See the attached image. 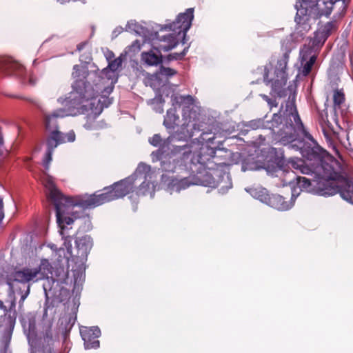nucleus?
I'll list each match as a JSON object with an SVG mask.
<instances>
[{
    "instance_id": "obj_1",
    "label": "nucleus",
    "mask_w": 353,
    "mask_h": 353,
    "mask_svg": "<svg viewBox=\"0 0 353 353\" xmlns=\"http://www.w3.org/2000/svg\"><path fill=\"white\" fill-rule=\"evenodd\" d=\"M283 120L280 114H274L268 128L271 130L272 139L288 148L298 150L303 157L308 159L314 158L316 165L310 166L299 158H292L287 161L286 165L304 174L313 175L308 179L303 176H296L294 172H288L290 178L296 180V185L289 181L292 186V196L289 201L279 194L268 195L266 205L279 211L291 209L301 192L305 191L323 196H330L339 193L341 197L353 205V181L347 179L342 172L341 163L335 159L327 157L321 159L314 154L305 139L310 141L314 145L315 141L304 128L299 115L292 102L289 110L283 114Z\"/></svg>"
},
{
    "instance_id": "obj_2",
    "label": "nucleus",
    "mask_w": 353,
    "mask_h": 353,
    "mask_svg": "<svg viewBox=\"0 0 353 353\" xmlns=\"http://www.w3.org/2000/svg\"><path fill=\"white\" fill-rule=\"evenodd\" d=\"M203 132L198 139L183 146H168L169 137L163 140L159 134L149 139V143L159 148L151 154L153 161H160L163 171L176 172L189 170L190 174L183 178L163 174L161 182L165 190L170 194L179 193L192 185H203L217 188L225 194L232 188L229 173V164L223 161L230 152L214 143V134Z\"/></svg>"
},
{
    "instance_id": "obj_3",
    "label": "nucleus",
    "mask_w": 353,
    "mask_h": 353,
    "mask_svg": "<svg viewBox=\"0 0 353 353\" xmlns=\"http://www.w3.org/2000/svg\"><path fill=\"white\" fill-rule=\"evenodd\" d=\"M41 181L48 190V197L57 209L58 222L61 223L64 208L79 207L81 209H90L99 206L105 203L122 198L132 192L134 187V176H130L111 187L103 189L104 192L85 195L77 197L65 196L55 186L53 179L46 172L43 174Z\"/></svg>"
},
{
    "instance_id": "obj_4",
    "label": "nucleus",
    "mask_w": 353,
    "mask_h": 353,
    "mask_svg": "<svg viewBox=\"0 0 353 353\" xmlns=\"http://www.w3.org/2000/svg\"><path fill=\"white\" fill-rule=\"evenodd\" d=\"M65 245L67 250L63 248H57L54 244H49L48 247L54 251L52 254L53 265L47 259H42L39 265L31 267L26 266L15 270L10 276L8 283L11 285L10 281L28 284L24 294L21 296L20 302H23L30 294V285L45 279H48L50 275L53 283L69 284L70 274L64 270V265H68V259L70 256V245L65 241Z\"/></svg>"
},
{
    "instance_id": "obj_5",
    "label": "nucleus",
    "mask_w": 353,
    "mask_h": 353,
    "mask_svg": "<svg viewBox=\"0 0 353 353\" xmlns=\"http://www.w3.org/2000/svg\"><path fill=\"white\" fill-rule=\"evenodd\" d=\"M77 207L70 208L68 210L66 208H64V212L63 213V219L61 223L59 224L58 222L57 212H56L57 222L60 228V234L64 239L63 248L67 250V248L65 245V241L70 243V249L69 256L68 265H64V270L68 272L70 274L69 284H73V290L79 291L85 277V263L87 261L88 255L92 247V240L90 236L85 235L81 237L77 238L75 241L77 248V254L73 255L72 254V243L71 238L70 236H64L63 230L65 225H71L74 222V219L79 218V216L77 215V210L75 208ZM57 210V209L55 208Z\"/></svg>"
},
{
    "instance_id": "obj_6",
    "label": "nucleus",
    "mask_w": 353,
    "mask_h": 353,
    "mask_svg": "<svg viewBox=\"0 0 353 353\" xmlns=\"http://www.w3.org/2000/svg\"><path fill=\"white\" fill-rule=\"evenodd\" d=\"M172 108L168 110L163 125L167 129H173L179 121L177 108H182L183 124L174 132L173 138L178 141H186L193 137L195 131H199L201 123L199 120V107L191 95L174 94L171 96Z\"/></svg>"
},
{
    "instance_id": "obj_7",
    "label": "nucleus",
    "mask_w": 353,
    "mask_h": 353,
    "mask_svg": "<svg viewBox=\"0 0 353 353\" xmlns=\"http://www.w3.org/2000/svg\"><path fill=\"white\" fill-rule=\"evenodd\" d=\"M295 8V34L302 37L310 30L312 19L328 17L332 12L335 19L340 18L345 12L347 3L345 0H298Z\"/></svg>"
},
{
    "instance_id": "obj_8",
    "label": "nucleus",
    "mask_w": 353,
    "mask_h": 353,
    "mask_svg": "<svg viewBox=\"0 0 353 353\" xmlns=\"http://www.w3.org/2000/svg\"><path fill=\"white\" fill-rule=\"evenodd\" d=\"M121 57L108 61V66L99 74L88 72L84 65H75L73 67L72 77L74 82L80 81L81 88L88 86V90L92 89L95 92L108 97L117 82L119 73L122 65Z\"/></svg>"
},
{
    "instance_id": "obj_9",
    "label": "nucleus",
    "mask_w": 353,
    "mask_h": 353,
    "mask_svg": "<svg viewBox=\"0 0 353 353\" xmlns=\"http://www.w3.org/2000/svg\"><path fill=\"white\" fill-rule=\"evenodd\" d=\"M194 19V8H188L184 12L180 13L174 21L165 24L161 30H169L173 33L159 37L157 32L152 35L154 48L159 52H168L174 48L181 37L184 39L187 32L192 26Z\"/></svg>"
},
{
    "instance_id": "obj_10",
    "label": "nucleus",
    "mask_w": 353,
    "mask_h": 353,
    "mask_svg": "<svg viewBox=\"0 0 353 353\" xmlns=\"http://www.w3.org/2000/svg\"><path fill=\"white\" fill-rule=\"evenodd\" d=\"M83 101V104L87 105L83 107L80 114L90 111L85 117L86 121L83 124V128L87 130H98L105 127V124L103 121H97V117L102 112L104 108H108L112 102V98L106 95H101L95 92L92 89L88 90V86L82 88V94L80 97Z\"/></svg>"
},
{
    "instance_id": "obj_11",
    "label": "nucleus",
    "mask_w": 353,
    "mask_h": 353,
    "mask_svg": "<svg viewBox=\"0 0 353 353\" xmlns=\"http://www.w3.org/2000/svg\"><path fill=\"white\" fill-rule=\"evenodd\" d=\"M72 88V90L65 98L60 97L58 99V101L64 108L45 116L46 126L47 130L50 132V134L53 131L58 130L57 121L58 118L76 116L82 112L81 110L83 107L87 105L83 104V101L80 99L82 94L81 83L80 81L74 82Z\"/></svg>"
},
{
    "instance_id": "obj_12",
    "label": "nucleus",
    "mask_w": 353,
    "mask_h": 353,
    "mask_svg": "<svg viewBox=\"0 0 353 353\" xmlns=\"http://www.w3.org/2000/svg\"><path fill=\"white\" fill-rule=\"evenodd\" d=\"M22 326L30 346V353H52L54 338L52 324L43 327V331L38 334L34 320L23 319Z\"/></svg>"
},
{
    "instance_id": "obj_13",
    "label": "nucleus",
    "mask_w": 353,
    "mask_h": 353,
    "mask_svg": "<svg viewBox=\"0 0 353 353\" xmlns=\"http://www.w3.org/2000/svg\"><path fill=\"white\" fill-rule=\"evenodd\" d=\"M291 49H287L278 57L274 67L273 77H270L268 66L263 69V79L267 85L271 83L272 90L279 97L286 96L287 90L284 88L286 85L288 77V63L290 59Z\"/></svg>"
},
{
    "instance_id": "obj_14",
    "label": "nucleus",
    "mask_w": 353,
    "mask_h": 353,
    "mask_svg": "<svg viewBox=\"0 0 353 353\" xmlns=\"http://www.w3.org/2000/svg\"><path fill=\"white\" fill-rule=\"evenodd\" d=\"M132 176H134V183L141 181L137 190V194L143 196L149 195L150 198H153L157 184L155 183V172L152 170L151 167L145 163H140Z\"/></svg>"
},
{
    "instance_id": "obj_15",
    "label": "nucleus",
    "mask_w": 353,
    "mask_h": 353,
    "mask_svg": "<svg viewBox=\"0 0 353 353\" xmlns=\"http://www.w3.org/2000/svg\"><path fill=\"white\" fill-rule=\"evenodd\" d=\"M76 139L75 133L70 130L66 134H63L59 130H54L50 135L47 141V151L43 159V166L46 170H48L50 163L52 161V155L54 150L58 145L66 142H74Z\"/></svg>"
},
{
    "instance_id": "obj_16",
    "label": "nucleus",
    "mask_w": 353,
    "mask_h": 353,
    "mask_svg": "<svg viewBox=\"0 0 353 353\" xmlns=\"http://www.w3.org/2000/svg\"><path fill=\"white\" fill-rule=\"evenodd\" d=\"M0 69L7 74L15 76L24 81L28 79L29 83L32 85H35L37 82L32 74H27L23 66L12 59H1Z\"/></svg>"
},
{
    "instance_id": "obj_17",
    "label": "nucleus",
    "mask_w": 353,
    "mask_h": 353,
    "mask_svg": "<svg viewBox=\"0 0 353 353\" xmlns=\"http://www.w3.org/2000/svg\"><path fill=\"white\" fill-rule=\"evenodd\" d=\"M284 163H285V160L279 158H276L274 161H271V162H268L267 164L260 162H245L242 165L241 170L245 172L246 170L265 169L268 174L274 175L277 172L285 171L283 168Z\"/></svg>"
},
{
    "instance_id": "obj_18",
    "label": "nucleus",
    "mask_w": 353,
    "mask_h": 353,
    "mask_svg": "<svg viewBox=\"0 0 353 353\" xmlns=\"http://www.w3.org/2000/svg\"><path fill=\"white\" fill-rule=\"evenodd\" d=\"M299 60L301 66L299 68L296 77L299 75L306 77L311 72L312 68L316 60V55L313 52V49L305 46L300 51Z\"/></svg>"
},
{
    "instance_id": "obj_19",
    "label": "nucleus",
    "mask_w": 353,
    "mask_h": 353,
    "mask_svg": "<svg viewBox=\"0 0 353 353\" xmlns=\"http://www.w3.org/2000/svg\"><path fill=\"white\" fill-rule=\"evenodd\" d=\"M85 349H97L100 342L97 339L101 336V330L97 326L84 327L80 330Z\"/></svg>"
},
{
    "instance_id": "obj_20",
    "label": "nucleus",
    "mask_w": 353,
    "mask_h": 353,
    "mask_svg": "<svg viewBox=\"0 0 353 353\" xmlns=\"http://www.w3.org/2000/svg\"><path fill=\"white\" fill-rule=\"evenodd\" d=\"M336 30V24L334 21H330L321 26L314 33L312 40V49L319 48L323 45L330 34Z\"/></svg>"
},
{
    "instance_id": "obj_21",
    "label": "nucleus",
    "mask_w": 353,
    "mask_h": 353,
    "mask_svg": "<svg viewBox=\"0 0 353 353\" xmlns=\"http://www.w3.org/2000/svg\"><path fill=\"white\" fill-rule=\"evenodd\" d=\"M321 119H322V130L324 134V137L325 138V140L328 144V146L332 150V151L334 152V154L338 156L340 159H341L340 153L335 145L334 141H333V137H334V127L332 124V123L329 121L327 118V115L326 114L325 118L324 117L323 114L321 115Z\"/></svg>"
},
{
    "instance_id": "obj_22",
    "label": "nucleus",
    "mask_w": 353,
    "mask_h": 353,
    "mask_svg": "<svg viewBox=\"0 0 353 353\" xmlns=\"http://www.w3.org/2000/svg\"><path fill=\"white\" fill-rule=\"evenodd\" d=\"M176 70L172 68L161 66L157 73L154 74H146L145 84L147 86L149 85L152 88L156 89L159 85V79L160 78V76L169 78L176 74Z\"/></svg>"
},
{
    "instance_id": "obj_23",
    "label": "nucleus",
    "mask_w": 353,
    "mask_h": 353,
    "mask_svg": "<svg viewBox=\"0 0 353 353\" xmlns=\"http://www.w3.org/2000/svg\"><path fill=\"white\" fill-rule=\"evenodd\" d=\"M141 60L148 65H157L162 62L161 52H154L152 50L148 52H143L141 54Z\"/></svg>"
},
{
    "instance_id": "obj_24",
    "label": "nucleus",
    "mask_w": 353,
    "mask_h": 353,
    "mask_svg": "<svg viewBox=\"0 0 353 353\" xmlns=\"http://www.w3.org/2000/svg\"><path fill=\"white\" fill-rule=\"evenodd\" d=\"M245 190L250 193V194L254 199L259 200L261 202L263 203H266L268 194L266 189L262 187H256V188H245Z\"/></svg>"
},
{
    "instance_id": "obj_25",
    "label": "nucleus",
    "mask_w": 353,
    "mask_h": 353,
    "mask_svg": "<svg viewBox=\"0 0 353 353\" xmlns=\"http://www.w3.org/2000/svg\"><path fill=\"white\" fill-rule=\"evenodd\" d=\"M12 337V330H8L3 332L0 339V353H11L9 345Z\"/></svg>"
},
{
    "instance_id": "obj_26",
    "label": "nucleus",
    "mask_w": 353,
    "mask_h": 353,
    "mask_svg": "<svg viewBox=\"0 0 353 353\" xmlns=\"http://www.w3.org/2000/svg\"><path fill=\"white\" fill-rule=\"evenodd\" d=\"M125 30L130 32H134L138 35H143L144 37L146 36L145 28L135 20L128 21L126 24Z\"/></svg>"
},
{
    "instance_id": "obj_27",
    "label": "nucleus",
    "mask_w": 353,
    "mask_h": 353,
    "mask_svg": "<svg viewBox=\"0 0 353 353\" xmlns=\"http://www.w3.org/2000/svg\"><path fill=\"white\" fill-rule=\"evenodd\" d=\"M164 100L161 95H157L154 99L148 101V103L152 105L153 110L156 112L162 113L163 112Z\"/></svg>"
},
{
    "instance_id": "obj_28",
    "label": "nucleus",
    "mask_w": 353,
    "mask_h": 353,
    "mask_svg": "<svg viewBox=\"0 0 353 353\" xmlns=\"http://www.w3.org/2000/svg\"><path fill=\"white\" fill-rule=\"evenodd\" d=\"M334 109L336 110V106H340L345 100L344 94L341 90H335L333 95Z\"/></svg>"
},
{
    "instance_id": "obj_29",
    "label": "nucleus",
    "mask_w": 353,
    "mask_h": 353,
    "mask_svg": "<svg viewBox=\"0 0 353 353\" xmlns=\"http://www.w3.org/2000/svg\"><path fill=\"white\" fill-rule=\"evenodd\" d=\"M243 126L247 127L251 130H256L264 126V121L261 119L252 120L243 124Z\"/></svg>"
},
{
    "instance_id": "obj_30",
    "label": "nucleus",
    "mask_w": 353,
    "mask_h": 353,
    "mask_svg": "<svg viewBox=\"0 0 353 353\" xmlns=\"http://www.w3.org/2000/svg\"><path fill=\"white\" fill-rule=\"evenodd\" d=\"M188 47H185L183 50L181 52V53H173V54H170L168 55V59L170 60H173V59H175V60H177V59H181L188 52Z\"/></svg>"
},
{
    "instance_id": "obj_31",
    "label": "nucleus",
    "mask_w": 353,
    "mask_h": 353,
    "mask_svg": "<svg viewBox=\"0 0 353 353\" xmlns=\"http://www.w3.org/2000/svg\"><path fill=\"white\" fill-rule=\"evenodd\" d=\"M103 52L108 62L115 59L114 54L109 49H103Z\"/></svg>"
},
{
    "instance_id": "obj_32",
    "label": "nucleus",
    "mask_w": 353,
    "mask_h": 353,
    "mask_svg": "<svg viewBox=\"0 0 353 353\" xmlns=\"http://www.w3.org/2000/svg\"><path fill=\"white\" fill-rule=\"evenodd\" d=\"M124 29L121 26H118L115 28L112 32V39H115L121 33L123 32Z\"/></svg>"
},
{
    "instance_id": "obj_33",
    "label": "nucleus",
    "mask_w": 353,
    "mask_h": 353,
    "mask_svg": "<svg viewBox=\"0 0 353 353\" xmlns=\"http://www.w3.org/2000/svg\"><path fill=\"white\" fill-rule=\"evenodd\" d=\"M130 48L134 50V51H136V50H140L141 48V43L138 40H136L135 41H134L132 43V44L131 45Z\"/></svg>"
},
{
    "instance_id": "obj_34",
    "label": "nucleus",
    "mask_w": 353,
    "mask_h": 353,
    "mask_svg": "<svg viewBox=\"0 0 353 353\" xmlns=\"http://www.w3.org/2000/svg\"><path fill=\"white\" fill-rule=\"evenodd\" d=\"M3 204L2 199L0 198V223L4 218V212H3Z\"/></svg>"
},
{
    "instance_id": "obj_35",
    "label": "nucleus",
    "mask_w": 353,
    "mask_h": 353,
    "mask_svg": "<svg viewBox=\"0 0 353 353\" xmlns=\"http://www.w3.org/2000/svg\"><path fill=\"white\" fill-rule=\"evenodd\" d=\"M6 313V307L3 305V302L0 301V317L5 316Z\"/></svg>"
},
{
    "instance_id": "obj_36",
    "label": "nucleus",
    "mask_w": 353,
    "mask_h": 353,
    "mask_svg": "<svg viewBox=\"0 0 353 353\" xmlns=\"http://www.w3.org/2000/svg\"><path fill=\"white\" fill-rule=\"evenodd\" d=\"M80 61L85 63H89L91 61V57L90 54H88L86 57H83L81 55L80 57Z\"/></svg>"
},
{
    "instance_id": "obj_37",
    "label": "nucleus",
    "mask_w": 353,
    "mask_h": 353,
    "mask_svg": "<svg viewBox=\"0 0 353 353\" xmlns=\"http://www.w3.org/2000/svg\"><path fill=\"white\" fill-rule=\"evenodd\" d=\"M88 43L86 42L81 43L77 46V50L81 51L84 48L85 46H87Z\"/></svg>"
},
{
    "instance_id": "obj_38",
    "label": "nucleus",
    "mask_w": 353,
    "mask_h": 353,
    "mask_svg": "<svg viewBox=\"0 0 353 353\" xmlns=\"http://www.w3.org/2000/svg\"><path fill=\"white\" fill-rule=\"evenodd\" d=\"M85 221L87 224V228L85 230H90L91 229V222H90V219L88 218H87Z\"/></svg>"
},
{
    "instance_id": "obj_39",
    "label": "nucleus",
    "mask_w": 353,
    "mask_h": 353,
    "mask_svg": "<svg viewBox=\"0 0 353 353\" xmlns=\"http://www.w3.org/2000/svg\"><path fill=\"white\" fill-rule=\"evenodd\" d=\"M267 103L270 105V107L276 106V104L274 103V101L272 100L271 99H269V100L267 101Z\"/></svg>"
},
{
    "instance_id": "obj_40",
    "label": "nucleus",
    "mask_w": 353,
    "mask_h": 353,
    "mask_svg": "<svg viewBox=\"0 0 353 353\" xmlns=\"http://www.w3.org/2000/svg\"><path fill=\"white\" fill-rule=\"evenodd\" d=\"M260 96L265 101H267L268 100H269V97L265 95V94H261Z\"/></svg>"
},
{
    "instance_id": "obj_41",
    "label": "nucleus",
    "mask_w": 353,
    "mask_h": 353,
    "mask_svg": "<svg viewBox=\"0 0 353 353\" xmlns=\"http://www.w3.org/2000/svg\"><path fill=\"white\" fill-rule=\"evenodd\" d=\"M57 1L60 2L61 3H64L68 2L70 0H57Z\"/></svg>"
},
{
    "instance_id": "obj_42",
    "label": "nucleus",
    "mask_w": 353,
    "mask_h": 353,
    "mask_svg": "<svg viewBox=\"0 0 353 353\" xmlns=\"http://www.w3.org/2000/svg\"><path fill=\"white\" fill-rule=\"evenodd\" d=\"M332 119H333L334 122L336 123V125H338V123H337V120H336V117H335V114L334 115V117H333V118H332Z\"/></svg>"
},
{
    "instance_id": "obj_43",
    "label": "nucleus",
    "mask_w": 353,
    "mask_h": 353,
    "mask_svg": "<svg viewBox=\"0 0 353 353\" xmlns=\"http://www.w3.org/2000/svg\"><path fill=\"white\" fill-rule=\"evenodd\" d=\"M43 289H44L45 291L46 290L45 285H43Z\"/></svg>"
},
{
    "instance_id": "obj_44",
    "label": "nucleus",
    "mask_w": 353,
    "mask_h": 353,
    "mask_svg": "<svg viewBox=\"0 0 353 353\" xmlns=\"http://www.w3.org/2000/svg\"><path fill=\"white\" fill-rule=\"evenodd\" d=\"M36 63V60H34L33 64L34 65Z\"/></svg>"
}]
</instances>
